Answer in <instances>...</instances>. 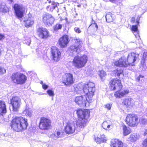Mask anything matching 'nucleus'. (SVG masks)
I'll return each mask as SVG.
<instances>
[{"label":"nucleus","mask_w":147,"mask_h":147,"mask_svg":"<svg viewBox=\"0 0 147 147\" xmlns=\"http://www.w3.org/2000/svg\"><path fill=\"white\" fill-rule=\"evenodd\" d=\"M94 86V84L92 82L90 83L88 85H85L84 88V92L86 94L88 98L85 96H77L75 98V102L79 106L82 107L86 106L87 102H91L92 98L95 91Z\"/></svg>","instance_id":"1"},{"label":"nucleus","mask_w":147,"mask_h":147,"mask_svg":"<svg viewBox=\"0 0 147 147\" xmlns=\"http://www.w3.org/2000/svg\"><path fill=\"white\" fill-rule=\"evenodd\" d=\"M110 88L113 90H118L114 93V96L117 98H120L124 96L129 92L127 89L121 90L122 88L121 80H113L110 82Z\"/></svg>","instance_id":"2"},{"label":"nucleus","mask_w":147,"mask_h":147,"mask_svg":"<svg viewBox=\"0 0 147 147\" xmlns=\"http://www.w3.org/2000/svg\"><path fill=\"white\" fill-rule=\"evenodd\" d=\"M27 119L22 117H16L12 119L11 126L13 129L17 132L26 129L28 126Z\"/></svg>","instance_id":"3"},{"label":"nucleus","mask_w":147,"mask_h":147,"mask_svg":"<svg viewBox=\"0 0 147 147\" xmlns=\"http://www.w3.org/2000/svg\"><path fill=\"white\" fill-rule=\"evenodd\" d=\"M89 110L86 109H78L77 114L78 119L76 120V125L80 128H83L88 122V118L90 114Z\"/></svg>","instance_id":"4"},{"label":"nucleus","mask_w":147,"mask_h":147,"mask_svg":"<svg viewBox=\"0 0 147 147\" xmlns=\"http://www.w3.org/2000/svg\"><path fill=\"white\" fill-rule=\"evenodd\" d=\"M87 61L88 57L86 55L77 56L73 59L72 63L75 67L80 69L85 66Z\"/></svg>","instance_id":"5"},{"label":"nucleus","mask_w":147,"mask_h":147,"mask_svg":"<svg viewBox=\"0 0 147 147\" xmlns=\"http://www.w3.org/2000/svg\"><path fill=\"white\" fill-rule=\"evenodd\" d=\"M11 78L12 81L17 84H23L25 83L27 80V77L25 75L18 73L13 74Z\"/></svg>","instance_id":"6"},{"label":"nucleus","mask_w":147,"mask_h":147,"mask_svg":"<svg viewBox=\"0 0 147 147\" xmlns=\"http://www.w3.org/2000/svg\"><path fill=\"white\" fill-rule=\"evenodd\" d=\"M14 13L17 18L20 20L24 16L25 8L22 5L20 4H15L13 7Z\"/></svg>","instance_id":"7"},{"label":"nucleus","mask_w":147,"mask_h":147,"mask_svg":"<svg viewBox=\"0 0 147 147\" xmlns=\"http://www.w3.org/2000/svg\"><path fill=\"white\" fill-rule=\"evenodd\" d=\"M125 121L128 125L131 127L137 126L139 123L137 116L134 114H127L126 118Z\"/></svg>","instance_id":"8"},{"label":"nucleus","mask_w":147,"mask_h":147,"mask_svg":"<svg viewBox=\"0 0 147 147\" xmlns=\"http://www.w3.org/2000/svg\"><path fill=\"white\" fill-rule=\"evenodd\" d=\"M51 121L45 117L41 118L39 123V128L42 130H47L51 127Z\"/></svg>","instance_id":"9"},{"label":"nucleus","mask_w":147,"mask_h":147,"mask_svg":"<svg viewBox=\"0 0 147 147\" xmlns=\"http://www.w3.org/2000/svg\"><path fill=\"white\" fill-rule=\"evenodd\" d=\"M51 58L54 62L59 61L61 58V53L59 49L56 47H53L51 48Z\"/></svg>","instance_id":"10"},{"label":"nucleus","mask_w":147,"mask_h":147,"mask_svg":"<svg viewBox=\"0 0 147 147\" xmlns=\"http://www.w3.org/2000/svg\"><path fill=\"white\" fill-rule=\"evenodd\" d=\"M76 129L75 123L73 122H68L66 123L64 130L66 134H71L74 132Z\"/></svg>","instance_id":"11"},{"label":"nucleus","mask_w":147,"mask_h":147,"mask_svg":"<svg viewBox=\"0 0 147 147\" xmlns=\"http://www.w3.org/2000/svg\"><path fill=\"white\" fill-rule=\"evenodd\" d=\"M11 103L12 106L13 111H17L21 104V99L18 96H14L11 100Z\"/></svg>","instance_id":"12"},{"label":"nucleus","mask_w":147,"mask_h":147,"mask_svg":"<svg viewBox=\"0 0 147 147\" xmlns=\"http://www.w3.org/2000/svg\"><path fill=\"white\" fill-rule=\"evenodd\" d=\"M62 81L63 83L66 86L72 84L74 83L73 74L69 73L65 74L62 78Z\"/></svg>","instance_id":"13"},{"label":"nucleus","mask_w":147,"mask_h":147,"mask_svg":"<svg viewBox=\"0 0 147 147\" xmlns=\"http://www.w3.org/2000/svg\"><path fill=\"white\" fill-rule=\"evenodd\" d=\"M75 44L71 46L69 48V51L72 52H76L78 53L80 51V48L82 44V41L78 38H76L74 39Z\"/></svg>","instance_id":"14"},{"label":"nucleus","mask_w":147,"mask_h":147,"mask_svg":"<svg viewBox=\"0 0 147 147\" xmlns=\"http://www.w3.org/2000/svg\"><path fill=\"white\" fill-rule=\"evenodd\" d=\"M94 140L97 143L101 144L102 143H106L107 140L106 136L103 134L99 132H97L94 136Z\"/></svg>","instance_id":"15"},{"label":"nucleus","mask_w":147,"mask_h":147,"mask_svg":"<svg viewBox=\"0 0 147 147\" xmlns=\"http://www.w3.org/2000/svg\"><path fill=\"white\" fill-rule=\"evenodd\" d=\"M43 21L48 26L52 25L55 21V18L51 14L47 13L43 16Z\"/></svg>","instance_id":"16"},{"label":"nucleus","mask_w":147,"mask_h":147,"mask_svg":"<svg viewBox=\"0 0 147 147\" xmlns=\"http://www.w3.org/2000/svg\"><path fill=\"white\" fill-rule=\"evenodd\" d=\"M139 54L138 53L131 52L129 53L127 58V61L129 65L133 66L135 62L138 58Z\"/></svg>","instance_id":"17"},{"label":"nucleus","mask_w":147,"mask_h":147,"mask_svg":"<svg viewBox=\"0 0 147 147\" xmlns=\"http://www.w3.org/2000/svg\"><path fill=\"white\" fill-rule=\"evenodd\" d=\"M114 65L116 66L123 67H126L129 65L126 59L124 57H122L118 60L115 62Z\"/></svg>","instance_id":"18"},{"label":"nucleus","mask_w":147,"mask_h":147,"mask_svg":"<svg viewBox=\"0 0 147 147\" xmlns=\"http://www.w3.org/2000/svg\"><path fill=\"white\" fill-rule=\"evenodd\" d=\"M110 146L111 147H127V145L123 144L121 140L116 139L111 140Z\"/></svg>","instance_id":"19"},{"label":"nucleus","mask_w":147,"mask_h":147,"mask_svg":"<svg viewBox=\"0 0 147 147\" xmlns=\"http://www.w3.org/2000/svg\"><path fill=\"white\" fill-rule=\"evenodd\" d=\"M34 18L31 14H29L28 16H26L24 20L25 26L26 27L31 26L34 23Z\"/></svg>","instance_id":"20"},{"label":"nucleus","mask_w":147,"mask_h":147,"mask_svg":"<svg viewBox=\"0 0 147 147\" xmlns=\"http://www.w3.org/2000/svg\"><path fill=\"white\" fill-rule=\"evenodd\" d=\"M38 35L42 39L46 38L49 36V32L45 28H41L38 29Z\"/></svg>","instance_id":"21"},{"label":"nucleus","mask_w":147,"mask_h":147,"mask_svg":"<svg viewBox=\"0 0 147 147\" xmlns=\"http://www.w3.org/2000/svg\"><path fill=\"white\" fill-rule=\"evenodd\" d=\"M59 44L62 48L66 47L69 42L68 37L66 35H64L59 39Z\"/></svg>","instance_id":"22"},{"label":"nucleus","mask_w":147,"mask_h":147,"mask_svg":"<svg viewBox=\"0 0 147 147\" xmlns=\"http://www.w3.org/2000/svg\"><path fill=\"white\" fill-rule=\"evenodd\" d=\"M122 105L127 108H131L134 105V101L132 98H127L123 100L122 102Z\"/></svg>","instance_id":"23"},{"label":"nucleus","mask_w":147,"mask_h":147,"mask_svg":"<svg viewBox=\"0 0 147 147\" xmlns=\"http://www.w3.org/2000/svg\"><path fill=\"white\" fill-rule=\"evenodd\" d=\"M102 126L104 129L109 131L112 128L113 124L111 121L108 120L103 122Z\"/></svg>","instance_id":"24"},{"label":"nucleus","mask_w":147,"mask_h":147,"mask_svg":"<svg viewBox=\"0 0 147 147\" xmlns=\"http://www.w3.org/2000/svg\"><path fill=\"white\" fill-rule=\"evenodd\" d=\"M49 4L47 5L46 9L47 11L52 12L53 10L57 7V3L53 1H51V0H47Z\"/></svg>","instance_id":"25"},{"label":"nucleus","mask_w":147,"mask_h":147,"mask_svg":"<svg viewBox=\"0 0 147 147\" xmlns=\"http://www.w3.org/2000/svg\"><path fill=\"white\" fill-rule=\"evenodd\" d=\"M63 134L60 130H56L53 133L50 135V137L54 140H56L62 137Z\"/></svg>","instance_id":"26"},{"label":"nucleus","mask_w":147,"mask_h":147,"mask_svg":"<svg viewBox=\"0 0 147 147\" xmlns=\"http://www.w3.org/2000/svg\"><path fill=\"white\" fill-rule=\"evenodd\" d=\"M6 112V108L5 102L0 100V115H2Z\"/></svg>","instance_id":"27"},{"label":"nucleus","mask_w":147,"mask_h":147,"mask_svg":"<svg viewBox=\"0 0 147 147\" xmlns=\"http://www.w3.org/2000/svg\"><path fill=\"white\" fill-rule=\"evenodd\" d=\"M90 82H89L87 84H85L83 85L81 84H79L77 85L76 90L77 91L78 93H81L82 92H84V88L85 85H88Z\"/></svg>","instance_id":"28"},{"label":"nucleus","mask_w":147,"mask_h":147,"mask_svg":"<svg viewBox=\"0 0 147 147\" xmlns=\"http://www.w3.org/2000/svg\"><path fill=\"white\" fill-rule=\"evenodd\" d=\"M32 111L31 109L28 107H26L25 109L23 112V114L29 117L32 116Z\"/></svg>","instance_id":"29"},{"label":"nucleus","mask_w":147,"mask_h":147,"mask_svg":"<svg viewBox=\"0 0 147 147\" xmlns=\"http://www.w3.org/2000/svg\"><path fill=\"white\" fill-rule=\"evenodd\" d=\"M131 30L132 31H134L133 32L136 37L137 38L138 40L140 38V36L137 26L136 25L133 26L131 28Z\"/></svg>","instance_id":"30"},{"label":"nucleus","mask_w":147,"mask_h":147,"mask_svg":"<svg viewBox=\"0 0 147 147\" xmlns=\"http://www.w3.org/2000/svg\"><path fill=\"white\" fill-rule=\"evenodd\" d=\"M139 138L137 134L134 133L130 135L128 139L131 142H135Z\"/></svg>","instance_id":"31"},{"label":"nucleus","mask_w":147,"mask_h":147,"mask_svg":"<svg viewBox=\"0 0 147 147\" xmlns=\"http://www.w3.org/2000/svg\"><path fill=\"white\" fill-rule=\"evenodd\" d=\"M123 134L124 136H126L131 133V130L130 129L125 125H123Z\"/></svg>","instance_id":"32"},{"label":"nucleus","mask_w":147,"mask_h":147,"mask_svg":"<svg viewBox=\"0 0 147 147\" xmlns=\"http://www.w3.org/2000/svg\"><path fill=\"white\" fill-rule=\"evenodd\" d=\"M0 11L4 12H7L9 11V8L4 4L0 5Z\"/></svg>","instance_id":"33"},{"label":"nucleus","mask_w":147,"mask_h":147,"mask_svg":"<svg viewBox=\"0 0 147 147\" xmlns=\"http://www.w3.org/2000/svg\"><path fill=\"white\" fill-rule=\"evenodd\" d=\"M105 18L107 21L108 22H112L113 21V18L111 13H107L106 16Z\"/></svg>","instance_id":"34"},{"label":"nucleus","mask_w":147,"mask_h":147,"mask_svg":"<svg viewBox=\"0 0 147 147\" xmlns=\"http://www.w3.org/2000/svg\"><path fill=\"white\" fill-rule=\"evenodd\" d=\"M98 74L101 79H102L106 75V73L103 70L100 71L98 72Z\"/></svg>","instance_id":"35"},{"label":"nucleus","mask_w":147,"mask_h":147,"mask_svg":"<svg viewBox=\"0 0 147 147\" xmlns=\"http://www.w3.org/2000/svg\"><path fill=\"white\" fill-rule=\"evenodd\" d=\"M62 27V24L59 23H57L55 26L54 30H57L59 29H61Z\"/></svg>","instance_id":"36"},{"label":"nucleus","mask_w":147,"mask_h":147,"mask_svg":"<svg viewBox=\"0 0 147 147\" xmlns=\"http://www.w3.org/2000/svg\"><path fill=\"white\" fill-rule=\"evenodd\" d=\"M140 123L142 125L147 124V120L145 119L142 118L140 121Z\"/></svg>","instance_id":"37"},{"label":"nucleus","mask_w":147,"mask_h":147,"mask_svg":"<svg viewBox=\"0 0 147 147\" xmlns=\"http://www.w3.org/2000/svg\"><path fill=\"white\" fill-rule=\"evenodd\" d=\"M122 70L121 69L118 68L115 71V73L118 76H119L120 74L122 73Z\"/></svg>","instance_id":"38"},{"label":"nucleus","mask_w":147,"mask_h":147,"mask_svg":"<svg viewBox=\"0 0 147 147\" xmlns=\"http://www.w3.org/2000/svg\"><path fill=\"white\" fill-rule=\"evenodd\" d=\"M48 94L50 96L53 97L55 95L53 91L51 90H49L47 91Z\"/></svg>","instance_id":"39"},{"label":"nucleus","mask_w":147,"mask_h":147,"mask_svg":"<svg viewBox=\"0 0 147 147\" xmlns=\"http://www.w3.org/2000/svg\"><path fill=\"white\" fill-rule=\"evenodd\" d=\"M6 70L0 66V74H3L5 73Z\"/></svg>","instance_id":"40"},{"label":"nucleus","mask_w":147,"mask_h":147,"mask_svg":"<svg viewBox=\"0 0 147 147\" xmlns=\"http://www.w3.org/2000/svg\"><path fill=\"white\" fill-rule=\"evenodd\" d=\"M75 32L78 33H80L81 32V31L80 28L78 27H76L74 29Z\"/></svg>","instance_id":"41"},{"label":"nucleus","mask_w":147,"mask_h":147,"mask_svg":"<svg viewBox=\"0 0 147 147\" xmlns=\"http://www.w3.org/2000/svg\"><path fill=\"white\" fill-rule=\"evenodd\" d=\"M111 106L112 104H107L105 105V108L109 110L111 109Z\"/></svg>","instance_id":"42"},{"label":"nucleus","mask_w":147,"mask_h":147,"mask_svg":"<svg viewBox=\"0 0 147 147\" xmlns=\"http://www.w3.org/2000/svg\"><path fill=\"white\" fill-rule=\"evenodd\" d=\"M142 145L144 147H147V138L143 141Z\"/></svg>","instance_id":"43"},{"label":"nucleus","mask_w":147,"mask_h":147,"mask_svg":"<svg viewBox=\"0 0 147 147\" xmlns=\"http://www.w3.org/2000/svg\"><path fill=\"white\" fill-rule=\"evenodd\" d=\"M42 86L43 89L45 90H46L48 88L49 86L48 85L45 84L42 85Z\"/></svg>","instance_id":"44"},{"label":"nucleus","mask_w":147,"mask_h":147,"mask_svg":"<svg viewBox=\"0 0 147 147\" xmlns=\"http://www.w3.org/2000/svg\"><path fill=\"white\" fill-rule=\"evenodd\" d=\"M140 17L139 16L137 18V22L138 23H139V21L140 20Z\"/></svg>","instance_id":"45"},{"label":"nucleus","mask_w":147,"mask_h":147,"mask_svg":"<svg viewBox=\"0 0 147 147\" xmlns=\"http://www.w3.org/2000/svg\"><path fill=\"white\" fill-rule=\"evenodd\" d=\"M109 1L112 3H115V2L117 0H109Z\"/></svg>","instance_id":"46"},{"label":"nucleus","mask_w":147,"mask_h":147,"mask_svg":"<svg viewBox=\"0 0 147 147\" xmlns=\"http://www.w3.org/2000/svg\"><path fill=\"white\" fill-rule=\"evenodd\" d=\"M93 22H94V24L95 25L96 27V28H98V26L96 24V23H95V22L94 21Z\"/></svg>","instance_id":"47"},{"label":"nucleus","mask_w":147,"mask_h":147,"mask_svg":"<svg viewBox=\"0 0 147 147\" xmlns=\"http://www.w3.org/2000/svg\"><path fill=\"white\" fill-rule=\"evenodd\" d=\"M135 20V18H132L131 19V21L132 22H134Z\"/></svg>","instance_id":"48"},{"label":"nucleus","mask_w":147,"mask_h":147,"mask_svg":"<svg viewBox=\"0 0 147 147\" xmlns=\"http://www.w3.org/2000/svg\"><path fill=\"white\" fill-rule=\"evenodd\" d=\"M40 84H41L42 85H42L45 84V83H43V82L42 81H41L40 82Z\"/></svg>","instance_id":"49"},{"label":"nucleus","mask_w":147,"mask_h":147,"mask_svg":"<svg viewBox=\"0 0 147 147\" xmlns=\"http://www.w3.org/2000/svg\"><path fill=\"white\" fill-rule=\"evenodd\" d=\"M11 3L13 2V0H8Z\"/></svg>","instance_id":"50"},{"label":"nucleus","mask_w":147,"mask_h":147,"mask_svg":"<svg viewBox=\"0 0 147 147\" xmlns=\"http://www.w3.org/2000/svg\"><path fill=\"white\" fill-rule=\"evenodd\" d=\"M65 20H66V22H67V18H65Z\"/></svg>","instance_id":"51"},{"label":"nucleus","mask_w":147,"mask_h":147,"mask_svg":"<svg viewBox=\"0 0 147 147\" xmlns=\"http://www.w3.org/2000/svg\"><path fill=\"white\" fill-rule=\"evenodd\" d=\"M146 132H144V135H146Z\"/></svg>","instance_id":"52"},{"label":"nucleus","mask_w":147,"mask_h":147,"mask_svg":"<svg viewBox=\"0 0 147 147\" xmlns=\"http://www.w3.org/2000/svg\"><path fill=\"white\" fill-rule=\"evenodd\" d=\"M27 44L28 45H30V42H29L28 43H27Z\"/></svg>","instance_id":"53"}]
</instances>
